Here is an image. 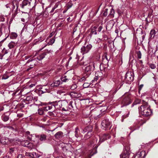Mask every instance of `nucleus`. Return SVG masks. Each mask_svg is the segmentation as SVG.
I'll list each match as a JSON object with an SVG mask.
<instances>
[{
    "instance_id": "1",
    "label": "nucleus",
    "mask_w": 158,
    "mask_h": 158,
    "mask_svg": "<svg viewBox=\"0 0 158 158\" xmlns=\"http://www.w3.org/2000/svg\"><path fill=\"white\" fill-rule=\"evenodd\" d=\"M139 110L141 114L145 117H148L152 114V111L150 106L146 102H144L139 108Z\"/></svg>"
},
{
    "instance_id": "2",
    "label": "nucleus",
    "mask_w": 158,
    "mask_h": 158,
    "mask_svg": "<svg viewBox=\"0 0 158 158\" xmlns=\"http://www.w3.org/2000/svg\"><path fill=\"white\" fill-rule=\"evenodd\" d=\"M97 140L98 139L95 138L92 141L90 142L89 148L90 149L92 148V149H90L89 151L88 155L89 157L96 154L97 152V148L98 146L96 145L97 143Z\"/></svg>"
},
{
    "instance_id": "3",
    "label": "nucleus",
    "mask_w": 158,
    "mask_h": 158,
    "mask_svg": "<svg viewBox=\"0 0 158 158\" xmlns=\"http://www.w3.org/2000/svg\"><path fill=\"white\" fill-rule=\"evenodd\" d=\"M50 51H48L47 52H44L41 54L39 55V56L37 57V59L34 58L33 59H30L27 61V63H29L30 62H32L34 63V64L36 63L37 61V60H40L44 58L47 55L49 54L50 53Z\"/></svg>"
},
{
    "instance_id": "4",
    "label": "nucleus",
    "mask_w": 158,
    "mask_h": 158,
    "mask_svg": "<svg viewBox=\"0 0 158 158\" xmlns=\"http://www.w3.org/2000/svg\"><path fill=\"white\" fill-rule=\"evenodd\" d=\"M62 106V105L61 102H56L54 103L53 104H51L48 105L45 107H44V110L45 111H48V110L52 109L53 108V109L56 108L57 109H59Z\"/></svg>"
},
{
    "instance_id": "5",
    "label": "nucleus",
    "mask_w": 158,
    "mask_h": 158,
    "mask_svg": "<svg viewBox=\"0 0 158 158\" xmlns=\"http://www.w3.org/2000/svg\"><path fill=\"white\" fill-rule=\"evenodd\" d=\"M92 48V45L90 44H88L87 45L85 44L82 46L81 49V52L84 54L88 53Z\"/></svg>"
},
{
    "instance_id": "6",
    "label": "nucleus",
    "mask_w": 158,
    "mask_h": 158,
    "mask_svg": "<svg viewBox=\"0 0 158 158\" xmlns=\"http://www.w3.org/2000/svg\"><path fill=\"white\" fill-rule=\"evenodd\" d=\"M102 126L103 130H109L111 127V123L108 119H104L102 122Z\"/></svg>"
},
{
    "instance_id": "7",
    "label": "nucleus",
    "mask_w": 158,
    "mask_h": 158,
    "mask_svg": "<svg viewBox=\"0 0 158 158\" xmlns=\"http://www.w3.org/2000/svg\"><path fill=\"white\" fill-rule=\"evenodd\" d=\"M94 69V64L93 61L90 62L89 65L86 66L85 69V73L87 74H89V75L91 72L93 71Z\"/></svg>"
},
{
    "instance_id": "8",
    "label": "nucleus",
    "mask_w": 158,
    "mask_h": 158,
    "mask_svg": "<svg viewBox=\"0 0 158 158\" xmlns=\"http://www.w3.org/2000/svg\"><path fill=\"white\" fill-rule=\"evenodd\" d=\"M134 77L133 72L128 71L127 73L125 76V80L128 82L132 81L134 79Z\"/></svg>"
},
{
    "instance_id": "9",
    "label": "nucleus",
    "mask_w": 158,
    "mask_h": 158,
    "mask_svg": "<svg viewBox=\"0 0 158 158\" xmlns=\"http://www.w3.org/2000/svg\"><path fill=\"white\" fill-rule=\"evenodd\" d=\"M39 93L41 94L50 92L48 86L47 85H44L40 87L39 88Z\"/></svg>"
},
{
    "instance_id": "10",
    "label": "nucleus",
    "mask_w": 158,
    "mask_h": 158,
    "mask_svg": "<svg viewBox=\"0 0 158 158\" xmlns=\"http://www.w3.org/2000/svg\"><path fill=\"white\" fill-rule=\"evenodd\" d=\"M130 97L129 96L124 97L122 101V103L123 106H126L131 103Z\"/></svg>"
},
{
    "instance_id": "11",
    "label": "nucleus",
    "mask_w": 158,
    "mask_h": 158,
    "mask_svg": "<svg viewBox=\"0 0 158 158\" xmlns=\"http://www.w3.org/2000/svg\"><path fill=\"white\" fill-rule=\"evenodd\" d=\"M21 145L23 146L31 148L33 146V144L30 143L28 140H23L21 142Z\"/></svg>"
},
{
    "instance_id": "12",
    "label": "nucleus",
    "mask_w": 158,
    "mask_h": 158,
    "mask_svg": "<svg viewBox=\"0 0 158 158\" xmlns=\"http://www.w3.org/2000/svg\"><path fill=\"white\" fill-rule=\"evenodd\" d=\"M31 2L28 0H23L22 2L20 4V6L22 9L25 8L26 6H29L30 5Z\"/></svg>"
},
{
    "instance_id": "13",
    "label": "nucleus",
    "mask_w": 158,
    "mask_h": 158,
    "mask_svg": "<svg viewBox=\"0 0 158 158\" xmlns=\"http://www.w3.org/2000/svg\"><path fill=\"white\" fill-rule=\"evenodd\" d=\"M10 114V112H8L4 113L2 116V120L4 122L7 121L9 119V116Z\"/></svg>"
},
{
    "instance_id": "14",
    "label": "nucleus",
    "mask_w": 158,
    "mask_h": 158,
    "mask_svg": "<svg viewBox=\"0 0 158 158\" xmlns=\"http://www.w3.org/2000/svg\"><path fill=\"white\" fill-rule=\"evenodd\" d=\"M1 143L4 145H7L10 143L9 139L6 137H2L0 139Z\"/></svg>"
},
{
    "instance_id": "15",
    "label": "nucleus",
    "mask_w": 158,
    "mask_h": 158,
    "mask_svg": "<svg viewBox=\"0 0 158 158\" xmlns=\"http://www.w3.org/2000/svg\"><path fill=\"white\" fill-rule=\"evenodd\" d=\"M34 134L32 135L30 134L29 131H27L26 132L25 134V139L28 140H32V137H34Z\"/></svg>"
},
{
    "instance_id": "16",
    "label": "nucleus",
    "mask_w": 158,
    "mask_h": 158,
    "mask_svg": "<svg viewBox=\"0 0 158 158\" xmlns=\"http://www.w3.org/2000/svg\"><path fill=\"white\" fill-rule=\"evenodd\" d=\"M35 136L37 138H38L39 140L41 141H44L46 139V135L44 134L35 135Z\"/></svg>"
},
{
    "instance_id": "17",
    "label": "nucleus",
    "mask_w": 158,
    "mask_h": 158,
    "mask_svg": "<svg viewBox=\"0 0 158 158\" xmlns=\"http://www.w3.org/2000/svg\"><path fill=\"white\" fill-rule=\"evenodd\" d=\"M110 137V136L108 134H104L103 135L102 137L99 138V141L102 142L107 139H109Z\"/></svg>"
},
{
    "instance_id": "18",
    "label": "nucleus",
    "mask_w": 158,
    "mask_h": 158,
    "mask_svg": "<svg viewBox=\"0 0 158 158\" xmlns=\"http://www.w3.org/2000/svg\"><path fill=\"white\" fill-rule=\"evenodd\" d=\"M61 83V81L60 80L55 81H54L53 83H51L50 85V86L52 87H56L59 86V85H60V84Z\"/></svg>"
},
{
    "instance_id": "19",
    "label": "nucleus",
    "mask_w": 158,
    "mask_h": 158,
    "mask_svg": "<svg viewBox=\"0 0 158 158\" xmlns=\"http://www.w3.org/2000/svg\"><path fill=\"white\" fill-rule=\"evenodd\" d=\"M19 6V3L16 1L13 2V7H12V10H14V9H15V7H16L15 10V12H17L18 11V7Z\"/></svg>"
},
{
    "instance_id": "20",
    "label": "nucleus",
    "mask_w": 158,
    "mask_h": 158,
    "mask_svg": "<svg viewBox=\"0 0 158 158\" xmlns=\"http://www.w3.org/2000/svg\"><path fill=\"white\" fill-rule=\"evenodd\" d=\"M70 78L67 75H64L63 77H61V81L63 82H66L67 80H70Z\"/></svg>"
},
{
    "instance_id": "21",
    "label": "nucleus",
    "mask_w": 158,
    "mask_h": 158,
    "mask_svg": "<svg viewBox=\"0 0 158 158\" xmlns=\"http://www.w3.org/2000/svg\"><path fill=\"white\" fill-rule=\"evenodd\" d=\"M89 76V74H87L86 73H85L83 75V77L81 78L79 80L80 81H85L86 79Z\"/></svg>"
},
{
    "instance_id": "22",
    "label": "nucleus",
    "mask_w": 158,
    "mask_h": 158,
    "mask_svg": "<svg viewBox=\"0 0 158 158\" xmlns=\"http://www.w3.org/2000/svg\"><path fill=\"white\" fill-rule=\"evenodd\" d=\"M136 155H138L139 156V157L144 158L145 156V152L144 151H142L139 154H137Z\"/></svg>"
},
{
    "instance_id": "23",
    "label": "nucleus",
    "mask_w": 158,
    "mask_h": 158,
    "mask_svg": "<svg viewBox=\"0 0 158 158\" xmlns=\"http://www.w3.org/2000/svg\"><path fill=\"white\" fill-rule=\"evenodd\" d=\"M129 156L127 152H124L120 155V158H129Z\"/></svg>"
},
{
    "instance_id": "24",
    "label": "nucleus",
    "mask_w": 158,
    "mask_h": 158,
    "mask_svg": "<svg viewBox=\"0 0 158 158\" xmlns=\"http://www.w3.org/2000/svg\"><path fill=\"white\" fill-rule=\"evenodd\" d=\"M16 45V43L15 42L11 41L8 44V46L9 48L11 49L14 48Z\"/></svg>"
},
{
    "instance_id": "25",
    "label": "nucleus",
    "mask_w": 158,
    "mask_h": 158,
    "mask_svg": "<svg viewBox=\"0 0 158 158\" xmlns=\"http://www.w3.org/2000/svg\"><path fill=\"white\" fill-rule=\"evenodd\" d=\"M58 94H59L60 95H61L62 97L64 96L65 95H68L69 96V95L66 92L62 91H59L58 92Z\"/></svg>"
},
{
    "instance_id": "26",
    "label": "nucleus",
    "mask_w": 158,
    "mask_h": 158,
    "mask_svg": "<svg viewBox=\"0 0 158 158\" xmlns=\"http://www.w3.org/2000/svg\"><path fill=\"white\" fill-rule=\"evenodd\" d=\"M55 41V39L54 38H52L49 41V42L47 44L45 45L44 47H45L46 45H52L53 43H54Z\"/></svg>"
},
{
    "instance_id": "27",
    "label": "nucleus",
    "mask_w": 158,
    "mask_h": 158,
    "mask_svg": "<svg viewBox=\"0 0 158 158\" xmlns=\"http://www.w3.org/2000/svg\"><path fill=\"white\" fill-rule=\"evenodd\" d=\"M63 135V133L61 131H59L57 132L55 135V136L56 138H58L62 136Z\"/></svg>"
},
{
    "instance_id": "28",
    "label": "nucleus",
    "mask_w": 158,
    "mask_h": 158,
    "mask_svg": "<svg viewBox=\"0 0 158 158\" xmlns=\"http://www.w3.org/2000/svg\"><path fill=\"white\" fill-rule=\"evenodd\" d=\"M97 27L95 26L93 27L91 30V33L92 34L96 35L97 33L96 32Z\"/></svg>"
},
{
    "instance_id": "29",
    "label": "nucleus",
    "mask_w": 158,
    "mask_h": 158,
    "mask_svg": "<svg viewBox=\"0 0 158 158\" xmlns=\"http://www.w3.org/2000/svg\"><path fill=\"white\" fill-rule=\"evenodd\" d=\"M91 132H88L87 134L85 136L84 138L85 139H87L91 137Z\"/></svg>"
},
{
    "instance_id": "30",
    "label": "nucleus",
    "mask_w": 158,
    "mask_h": 158,
    "mask_svg": "<svg viewBox=\"0 0 158 158\" xmlns=\"http://www.w3.org/2000/svg\"><path fill=\"white\" fill-rule=\"evenodd\" d=\"M155 34L156 31L155 30H151L150 33V35L151 37L154 38Z\"/></svg>"
},
{
    "instance_id": "31",
    "label": "nucleus",
    "mask_w": 158,
    "mask_h": 158,
    "mask_svg": "<svg viewBox=\"0 0 158 158\" xmlns=\"http://www.w3.org/2000/svg\"><path fill=\"white\" fill-rule=\"evenodd\" d=\"M75 135L77 138L79 136V129L78 127H76L75 128Z\"/></svg>"
},
{
    "instance_id": "32",
    "label": "nucleus",
    "mask_w": 158,
    "mask_h": 158,
    "mask_svg": "<svg viewBox=\"0 0 158 158\" xmlns=\"http://www.w3.org/2000/svg\"><path fill=\"white\" fill-rule=\"evenodd\" d=\"M17 36V34L15 33H11L10 36V38L12 39L16 38Z\"/></svg>"
},
{
    "instance_id": "33",
    "label": "nucleus",
    "mask_w": 158,
    "mask_h": 158,
    "mask_svg": "<svg viewBox=\"0 0 158 158\" xmlns=\"http://www.w3.org/2000/svg\"><path fill=\"white\" fill-rule=\"evenodd\" d=\"M44 107L43 108H39L38 110V114L40 115H42L44 113Z\"/></svg>"
},
{
    "instance_id": "34",
    "label": "nucleus",
    "mask_w": 158,
    "mask_h": 158,
    "mask_svg": "<svg viewBox=\"0 0 158 158\" xmlns=\"http://www.w3.org/2000/svg\"><path fill=\"white\" fill-rule=\"evenodd\" d=\"M136 55L139 59H141V54L139 51L137 50L136 51Z\"/></svg>"
},
{
    "instance_id": "35",
    "label": "nucleus",
    "mask_w": 158,
    "mask_h": 158,
    "mask_svg": "<svg viewBox=\"0 0 158 158\" xmlns=\"http://www.w3.org/2000/svg\"><path fill=\"white\" fill-rule=\"evenodd\" d=\"M114 9L113 8H111L110 10V13L109 15L111 16L112 17H113L114 16Z\"/></svg>"
},
{
    "instance_id": "36",
    "label": "nucleus",
    "mask_w": 158,
    "mask_h": 158,
    "mask_svg": "<svg viewBox=\"0 0 158 158\" xmlns=\"http://www.w3.org/2000/svg\"><path fill=\"white\" fill-rule=\"evenodd\" d=\"M108 9H107V8H106L104 11V12L103 14V15L104 16H106L107 15H108Z\"/></svg>"
},
{
    "instance_id": "37",
    "label": "nucleus",
    "mask_w": 158,
    "mask_h": 158,
    "mask_svg": "<svg viewBox=\"0 0 158 158\" xmlns=\"http://www.w3.org/2000/svg\"><path fill=\"white\" fill-rule=\"evenodd\" d=\"M90 85V84L89 83H85L83 86L84 88H87Z\"/></svg>"
},
{
    "instance_id": "38",
    "label": "nucleus",
    "mask_w": 158,
    "mask_h": 158,
    "mask_svg": "<svg viewBox=\"0 0 158 158\" xmlns=\"http://www.w3.org/2000/svg\"><path fill=\"white\" fill-rule=\"evenodd\" d=\"M77 87V85L76 84H73L71 86V89L72 90H74L75 89H76Z\"/></svg>"
},
{
    "instance_id": "39",
    "label": "nucleus",
    "mask_w": 158,
    "mask_h": 158,
    "mask_svg": "<svg viewBox=\"0 0 158 158\" xmlns=\"http://www.w3.org/2000/svg\"><path fill=\"white\" fill-rule=\"evenodd\" d=\"M60 5V3L59 2H56L54 6L53 7V8L55 10L56 9L57 7H58V6Z\"/></svg>"
},
{
    "instance_id": "40",
    "label": "nucleus",
    "mask_w": 158,
    "mask_h": 158,
    "mask_svg": "<svg viewBox=\"0 0 158 158\" xmlns=\"http://www.w3.org/2000/svg\"><path fill=\"white\" fill-rule=\"evenodd\" d=\"M150 67L152 69H154L156 68V66L154 64H150Z\"/></svg>"
},
{
    "instance_id": "41",
    "label": "nucleus",
    "mask_w": 158,
    "mask_h": 158,
    "mask_svg": "<svg viewBox=\"0 0 158 158\" xmlns=\"http://www.w3.org/2000/svg\"><path fill=\"white\" fill-rule=\"evenodd\" d=\"M25 155L26 156H29L33 157L32 156H33V155L31 153L26 152V153Z\"/></svg>"
},
{
    "instance_id": "42",
    "label": "nucleus",
    "mask_w": 158,
    "mask_h": 158,
    "mask_svg": "<svg viewBox=\"0 0 158 158\" xmlns=\"http://www.w3.org/2000/svg\"><path fill=\"white\" fill-rule=\"evenodd\" d=\"M66 101L68 103L69 102V104H68L69 106H70L72 107H73L72 105V101H69L68 100H66Z\"/></svg>"
},
{
    "instance_id": "43",
    "label": "nucleus",
    "mask_w": 158,
    "mask_h": 158,
    "mask_svg": "<svg viewBox=\"0 0 158 158\" xmlns=\"http://www.w3.org/2000/svg\"><path fill=\"white\" fill-rule=\"evenodd\" d=\"M5 18L2 15H0V21L3 22Z\"/></svg>"
},
{
    "instance_id": "44",
    "label": "nucleus",
    "mask_w": 158,
    "mask_h": 158,
    "mask_svg": "<svg viewBox=\"0 0 158 158\" xmlns=\"http://www.w3.org/2000/svg\"><path fill=\"white\" fill-rule=\"evenodd\" d=\"M16 158H25V157L22 155L19 154L17 156Z\"/></svg>"
},
{
    "instance_id": "45",
    "label": "nucleus",
    "mask_w": 158,
    "mask_h": 158,
    "mask_svg": "<svg viewBox=\"0 0 158 158\" xmlns=\"http://www.w3.org/2000/svg\"><path fill=\"white\" fill-rule=\"evenodd\" d=\"M8 76H6L5 75H3L2 78V79H6L9 78Z\"/></svg>"
},
{
    "instance_id": "46",
    "label": "nucleus",
    "mask_w": 158,
    "mask_h": 158,
    "mask_svg": "<svg viewBox=\"0 0 158 158\" xmlns=\"http://www.w3.org/2000/svg\"><path fill=\"white\" fill-rule=\"evenodd\" d=\"M13 2L10 3V9L12 10V7H13Z\"/></svg>"
},
{
    "instance_id": "47",
    "label": "nucleus",
    "mask_w": 158,
    "mask_h": 158,
    "mask_svg": "<svg viewBox=\"0 0 158 158\" xmlns=\"http://www.w3.org/2000/svg\"><path fill=\"white\" fill-rule=\"evenodd\" d=\"M141 120L140 119L139 120V123H138V124L137 125V128L139 127V126L142 124V122H140L141 121Z\"/></svg>"
},
{
    "instance_id": "48",
    "label": "nucleus",
    "mask_w": 158,
    "mask_h": 158,
    "mask_svg": "<svg viewBox=\"0 0 158 158\" xmlns=\"http://www.w3.org/2000/svg\"><path fill=\"white\" fill-rule=\"evenodd\" d=\"M143 84L140 85L139 87V90H140L141 89L143 88Z\"/></svg>"
},
{
    "instance_id": "49",
    "label": "nucleus",
    "mask_w": 158,
    "mask_h": 158,
    "mask_svg": "<svg viewBox=\"0 0 158 158\" xmlns=\"http://www.w3.org/2000/svg\"><path fill=\"white\" fill-rule=\"evenodd\" d=\"M102 28V26H99L98 29V31L99 32H100L101 31Z\"/></svg>"
},
{
    "instance_id": "50",
    "label": "nucleus",
    "mask_w": 158,
    "mask_h": 158,
    "mask_svg": "<svg viewBox=\"0 0 158 158\" xmlns=\"http://www.w3.org/2000/svg\"><path fill=\"white\" fill-rule=\"evenodd\" d=\"M3 109H4L2 105H0V112L1 111L3 110Z\"/></svg>"
},
{
    "instance_id": "51",
    "label": "nucleus",
    "mask_w": 158,
    "mask_h": 158,
    "mask_svg": "<svg viewBox=\"0 0 158 158\" xmlns=\"http://www.w3.org/2000/svg\"><path fill=\"white\" fill-rule=\"evenodd\" d=\"M77 26H76L73 28V33L74 32H76V31H77Z\"/></svg>"
},
{
    "instance_id": "52",
    "label": "nucleus",
    "mask_w": 158,
    "mask_h": 158,
    "mask_svg": "<svg viewBox=\"0 0 158 158\" xmlns=\"http://www.w3.org/2000/svg\"><path fill=\"white\" fill-rule=\"evenodd\" d=\"M35 84H31V85H30L29 86V87L30 88H32V87H33V86H35Z\"/></svg>"
},
{
    "instance_id": "53",
    "label": "nucleus",
    "mask_w": 158,
    "mask_h": 158,
    "mask_svg": "<svg viewBox=\"0 0 158 158\" xmlns=\"http://www.w3.org/2000/svg\"><path fill=\"white\" fill-rule=\"evenodd\" d=\"M88 128V127H86L85 128V129H84V130H83V132H85L86 131Z\"/></svg>"
},
{
    "instance_id": "54",
    "label": "nucleus",
    "mask_w": 158,
    "mask_h": 158,
    "mask_svg": "<svg viewBox=\"0 0 158 158\" xmlns=\"http://www.w3.org/2000/svg\"><path fill=\"white\" fill-rule=\"evenodd\" d=\"M10 3H8L6 5V6L7 8H10Z\"/></svg>"
},
{
    "instance_id": "55",
    "label": "nucleus",
    "mask_w": 158,
    "mask_h": 158,
    "mask_svg": "<svg viewBox=\"0 0 158 158\" xmlns=\"http://www.w3.org/2000/svg\"><path fill=\"white\" fill-rule=\"evenodd\" d=\"M103 57L104 58H105L106 59V60H108V59H107V56L106 55H105L103 56Z\"/></svg>"
},
{
    "instance_id": "56",
    "label": "nucleus",
    "mask_w": 158,
    "mask_h": 158,
    "mask_svg": "<svg viewBox=\"0 0 158 158\" xmlns=\"http://www.w3.org/2000/svg\"><path fill=\"white\" fill-rule=\"evenodd\" d=\"M103 66V64H101L100 66V68L101 71H103V69H101V67H102Z\"/></svg>"
},
{
    "instance_id": "57",
    "label": "nucleus",
    "mask_w": 158,
    "mask_h": 158,
    "mask_svg": "<svg viewBox=\"0 0 158 158\" xmlns=\"http://www.w3.org/2000/svg\"><path fill=\"white\" fill-rule=\"evenodd\" d=\"M70 94L71 95H73V94H77V93L74 92H73L71 93Z\"/></svg>"
},
{
    "instance_id": "58",
    "label": "nucleus",
    "mask_w": 158,
    "mask_h": 158,
    "mask_svg": "<svg viewBox=\"0 0 158 158\" xmlns=\"http://www.w3.org/2000/svg\"><path fill=\"white\" fill-rule=\"evenodd\" d=\"M128 114H127L126 116H125V115H123V118H126V117H128Z\"/></svg>"
},
{
    "instance_id": "59",
    "label": "nucleus",
    "mask_w": 158,
    "mask_h": 158,
    "mask_svg": "<svg viewBox=\"0 0 158 158\" xmlns=\"http://www.w3.org/2000/svg\"><path fill=\"white\" fill-rule=\"evenodd\" d=\"M8 51H7V50H6V51H5V53H4L3 55H2V57H3V56L5 55V54H6L7 53H8Z\"/></svg>"
},
{
    "instance_id": "60",
    "label": "nucleus",
    "mask_w": 158,
    "mask_h": 158,
    "mask_svg": "<svg viewBox=\"0 0 158 158\" xmlns=\"http://www.w3.org/2000/svg\"><path fill=\"white\" fill-rule=\"evenodd\" d=\"M55 9H54L53 8H52V10H51V11H50V13H52V12H53L54 10Z\"/></svg>"
},
{
    "instance_id": "61",
    "label": "nucleus",
    "mask_w": 158,
    "mask_h": 158,
    "mask_svg": "<svg viewBox=\"0 0 158 158\" xmlns=\"http://www.w3.org/2000/svg\"><path fill=\"white\" fill-rule=\"evenodd\" d=\"M46 118H44L43 119H42V120H43L44 121H45L46 120Z\"/></svg>"
},
{
    "instance_id": "62",
    "label": "nucleus",
    "mask_w": 158,
    "mask_h": 158,
    "mask_svg": "<svg viewBox=\"0 0 158 158\" xmlns=\"http://www.w3.org/2000/svg\"><path fill=\"white\" fill-rule=\"evenodd\" d=\"M81 64L83 65H86V64H85V62H81Z\"/></svg>"
},
{
    "instance_id": "63",
    "label": "nucleus",
    "mask_w": 158,
    "mask_h": 158,
    "mask_svg": "<svg viewBox=\"0 0 158 158\" xmlns=\"http://www.w3.org/2000/svg\"><path fill=\"white\" fill-rule=\"evenodd\" d=\"M56 158H64L62 156H58L56 157Z\"/></svg>"
},
{
    "instance_id": "64",
    "label": "nucleus",
    "mask_w": 158,
    "mask_h": 158,
    "mask_svg": "<svg viewBox=\"0 0 158 158\" xmlns=\"http://www.w3.org/2000/svg\"><path fill=\"white\" fill-rule=\"evenodd\" d=\"M134 158H142L141 157H139V156L138 155H136Z\"/></svg>"
}]
</instances>
